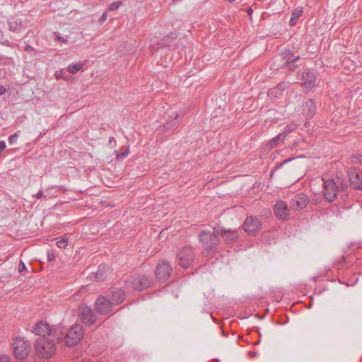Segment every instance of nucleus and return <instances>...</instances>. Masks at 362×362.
<instances>
[{
	"label": "nucleus",
	"mask_w": 362,
	"mask_h": 362,
	"mask_svg": "<svg viewBox=\"0 0 362 362\" xmlns=\"http://www.w3.org/2000/svg\"><path fill=\"white\" fill-rule=\"evenodd\" d=\"M262 226V223L258 218L255 216H247L243 224V229L247 233H254L257 232Z\"/></svg>",
	"instance_id": "9"
},
{
	"label": "nucleus",
	"mask_w": 362,
	"mask_h": 362,
	"mask_svg": "<svg viewBox=\"0 0 362 362\" xmlns=\"http://www.w3.org/2000/svg\"><path fill=\"white\" fill-rule=\"evenodd\" d=\"M57 40H58L59 41H60V42H64V38H63V37H57Z\"/></svg>",
	"instance_id": "41"
},
{
	"label": "nucleus",
	"mask_w": 362,
	"mask_h": 362,
	"mask_svg": "<svg viewBox=\"0 0 362 362\" xmlns=\"http://www.w3.org/2000/svg\"><path fill=\"white\" fill-rule=\"evenodd\" d=\"M32 332L35 335L41 336L47 339H56L57 341H62L63 338L62 327H57L52 329L49 325L44 321H40L32 328Z\"/></svg>",
	"instance_id": "1"
},
{
	"label": "nucleus",
	"mask_w": 362,
	"mask_h": 362,
	"mask_svg": "<svg viewBox=\"0 0 362 362\" xmlns=\"http://www.w3.org/2000/svg\"><path fill=\"white\" fill-rule=\"evenodd\" d=\"M59 76H60V74H56V78H57V79H59Z\"/></svg>",
	"instance_id": "46"
},
{
	"label": "nucleus",
	"mask_w": 362,
	"mask_h": 362,
	"mask_svg": "<svg viewBox=\"0 0 362 362\" xmlns=\"http://www.w3.org/2000/svg\"><path fill=\"white\" fill-rule=\"evenodd\" d=\"M180 116V114L178 112H175L173 115L170 116L171 118L173 119V120H169L168 121L165 125L164 128L166 130H173L176 129L178 127V122L177 121V119L179 118Z\"/></svg>",
	"instance_id": "20"
},
{
	"label": "nucleus",
	"mask_w": 362,
	"mask_h": 362,
	"mask_svg": "<svg viewBox=\"0 0 362 362\" xmlns=\"http://www.w3.org/2000/svg\"><path fill=\"white\" fill-rule=\"evenodd\" d=\"M302 78H303V86L305 91H309L310 89L313 87L315 81V76L313 74L309 72V71H304L302 74Z\"/></svg>",
	"instance_id": "15"
},
{
	"label": "nucleus",
	"mask_w": 362,
	"mask_h": 362,
	"mask_svg": "<svg viewBox=\"0 0 362 362\" xmlns=\"http://www.w3.org/2000/svg\"><path fill=\"white\" fill-rule=\"evenodd\" d=\"M30 349L28 341L24 338L18 337L13 342V354L18 359H24L27 357Z\"/></svg>",
	"instance_id": "6"
},
{
	"label": "nucleus",
	"mask_w": 362,
	"mask_h": 362,
	"mask_svg": "<svg viewBox=\"0 0 362 362\" xmlns=\"http://www.w3.org/2000/svg\"><path fill=\"white\" fill-rule=\"evenodd\" d=\"M112 143H114V144H115V143H116L115 139H114V137H112H112H110V138L109 139V144H112Z\"/></svg>",
	"instance_id": "40"
},
{
	"label": "nucleus",
	"mask_w": 362,
	"mask_h": 362,
	"mask_svg": "<svg viewBox=\"0 0 362 362\" xmlns=\"http://www.w3.org/2000/svg\"><path fill=\"white\" fill-rule=\"evenodd\" d=\"M2 151H0V153H1Z\"/></svg>",
	"instance_id": "48"
},
{
	"label": "nucleus",
	"mask_w": 362,
	"mask_h": 362,
	"mask_svg": "<svg viewBox=\"0 0 362 362\" xmlns=\"http://www.w3.org/2000/svg\"><path fill=\"white\" fill-rule=\"evenodd\" d=\"M219 235L218 232H216L214 228L213 231L203 230L200 233L199 238L202 242L204 250L209 252L214 250L219 243L218 236Z\"/></svg>",
	"instance_id": "3"
},
{
	"label": "nucleus",
	"mask_w": 362,
	"mask_h": 362,
	"mask_svg": "<svg viewBox=\"0 0 362 362\" xmlns=\"http://www.w3.org/2000/svg\"><path fill=\"white\" fill-rule=\"evenodd\" d=\"M351 185L356 189H362V174L358 172H352L349 174Z\"/></svg>",
	"instance_id": "17"
},
{
	"label": "nucleus",
	"mask_w": 362,
	"mask_h": 362,
	"mask_svg": "<svg viewBox=\"0 0 362 362\" xmlns=\"http://www.w3.org/2000/svg\"><path fill=\"white\" fill-rule=\"evenodd\" d=\"M27 269V267L25 264V263L23 261H21L18 265V272L20 273L25 271Z\"/></svg>",
	"instance_id": "32"
},
{
	"label": "nucleus",
	"mask_w": 362,
	"mask_h": 362,
	"mask_svg": "<svg viewBox=\"0 0 362 362\" xmlns=\"http://www.w3.org/2000/svg\"><path fill=\"white\" fill-rule=\"evenodd\" d=\"M57 188H59L60 189L61 187H57V186H54V187H49V189H47L45 192L46 194H44L42 190H40L36 194H35L33 197H36L37 199H41L42 197H46L47 196H49V191H51L52 189H57Z\"/></svg>",
	"instance_id": "25"
},
{
	"label": "nucleus",
	"mask_w": 362,
	"mask_h": 362,
	"mask_svg": "<svg viewBox=\"0 0 362 362\" xmlns=\"http://www.w3.org/2000/svg\"><path fill=\"white\" fill-rule=\"evenodd\" d=\"M247 12L249 14H251V13H252V8H247Z\"/></svg>",
	"instance_id": "43"
},
{
	"label": "nucleus",
	"mask_w": 362,
	"mask_h": 362,
	"mask_svg": "<svg viewBox=\"0 0 362 362\" xmlns=\"http://www.w3.org/2000/svg\"><path fill=\"white\" fill-rule=\"evenodd\" d=\"M297 124H288L285 128H284V130L283 132L280 133L281 134H284V138H286V136L289 134L291 133V132H293L294 129H296L297 128Z\"/></svg>",
	"instance_id": "26"
},
{
	"label": "nucleus",
	"mask_w": 362,
	"mask_h": 362,
	"mask_svg": "<svg viewBox=\"0 0 362 362\" xmlns=\"http://www.w3.org/2000/svg\"><path fill=\"white\" fill-rule=\"evenodd\" d=\"M284 134H279L278 135H276L275 137H274L273 139H272L269 142V146L270 148H274L277 146L278 144V142L279 141H283L284 139Z\"/></svg>",
	"instance_id": "24"
},
{
	"label": "nucleus",
	"mask_w": 362,
	"mask_h": 362,
	"mask_svg": "<svg viewBox=\"0 0 362 362\" xmlns=\"http://www.w3.org/2000/svg\"><path fill=\"white\" fill-rule=\"evenodd\" d=\"M177 264L182 268L189 267L194 259V252L191 247L181 248L177 255Z\"/></svg>",
	"instance_id": "5"
},
{
	"label": "nucleus",
	"mask_w": 362,
	"mask_h": 362,
	"mask_svg": "<svg viewBox=\"0 0 362 362\" xmlns=\"http://www.w3.org/2000/svg\"><path fill=\"white\" fill-rule=\"evenodd\" d=\"M291 62H289L288 61H286V66H288L290 64Z\"/></svg>",
	"instance_id": "47"
},
{
	"label": "nucleus",
	"mask_w": 362,
	"mask_h": 362,
	"mask_svg": "<svg viewBox=\"0 0 362 362\" xmlns=\"http://www.w3.org/2000/svg\"><path fill=\"white\" fill-rule=\"evenodd\" d=\"M95 305L97 311L101 314L107 315L112 311V303L104 296H100Z\"/></svg>",
	"instance_id": "11"
},
{
	"label": "nucleus",
	"mask_w": 362,
	"mask_h": 362,
	"mask_svg": "<svg viewBox=\"0 0 362 362\" xmlns=\"http://www.w3.org/2000/svg\"><path fill=\"white\" fill-rule=\"evenodd\" d=\"M358 162L362 165V156L358 158Z\"/></svg>",
	"instance_id": "44"
},
{
	"label": "nucleus",
	"mask_w": 362,
	"mask_h": 362,
	"mask_svg": "<svg viewBox=\"0 0 362 362\" xmlns=\"http://www.w3.org/2000/svg\"><path fill=\"white\" fill-rule=\"evenodd\" d=\"M25 50L28 52H31L34 51V48L31 45H27L25 47Z\"/></svg>",
	"instance_id": "35"
},
{
	"label": "nucleus",
	"mask_w": 362,
	"mask_h": 362,
	"mask_svg": "<svg viewBox=\"0 0 362 362\" xmlns=\"http://www.w3.org/2000/svg\"><path fill=\"white\" fill-rule=\"evenodd\" d=\"M6 92V88L2 86H0V95Z\"/></svg>",
	"instance_id": "37"
},
{
	"label": "nucleus",
	"mask_w": 362,
	"mask_h": 362,
	"mask_svg": "<svg viewBox=\"0 0 362 362\" xmlns=\"http://www.w3.org/2000/svg\"><path fill=\"white\" fill-rule=\"evenodd\" d=\"M152 281L145 275H136L130 277L127 284L134 290L142 291L151 285Z\"/></svg>",
	"instance_id": "7"
},
{
	"label": "nucleus",
	"mask_w": 362,
	"mask_h": 362,
	"mask_svg": "<svg viewBox=\"0 0 362 362\" xmlns=\"http://www.w3.org/2000/svg\"><path fill=\"white\" fill-rule=\"evenodd\" d=\"M274 212L279 219L284 220L286 219L290 214L287 204L281 200L278 201L274 206Z\"/></svg>",
	"instance_id": "13"
},
{
	"label": "nucleus",
	"mask_w": 362,
	"mask_h": 362,
	"mask_svg": "<svg viewBox=\"0 0 362 362\" xmlns=\"http://www.w3.org/2000/svg\"><path fill=\"white\" fill-rule=\"evenodd\" d=\"M316 111V104L312 99L307 100L303 109V114L306 116L307 119H310L313 117Z\"/></svg>",
	"instance_id": "16"
},
{
	"label": "nucleus",
	"mask_w": 362,
	"mask_h": 362,
	"mask_svg": "<svg viewBox=\"0 0 362 362\" xmlns=\"http://www.w3.org/2000/svg\"><path fill=\"white\" fill-rule=\"evenodd\" d=\"M324 181V197L329 202H333L339 192V187L333 179H328Z\"/></svg>",
	"instance_id": "8"
},
{
	"label": "nucleus",
	"mask_w": 362,
	"mask_h": 362,
	"mask_svg": "<svg viewBox=\"0 0 362 362\" xmlns=\"http://www.w3.org/2000/svg\"><path fill=\"white\" fill-rule=\"evenodd\" d=\"M54 341L56 339L40 337L35 342V351L40 357L49 358L52 357L56 352Z\"/></svg>",
	"instance_id": "2"
},
{
	"label": "nucleus",
	"mask_w": 362,
	"mask_h": 362,
	"mask_svg": "<svg viewBox=\"0 0 362 362\" xmlns=\"http://www.w3.org/2000/svg\"><path fill=\"white\" fill-rule=\"evenodd\" d=\"M288 86V82H282L279 83L275 88L271 89L269 90V95L271 96H277L278 94H280V93L284 90L285 88H286Z\"/></svg>",
	"instance_id": "21"
},
{
	"label": "nucleus",
	"mask_w": 362,
	"mask_h": 362,
	"mask_svg": "<svg viewBox=\"0 0 362 362\" xmlns=\"http://www.w3.org/2000/svg\"><path fill=\"white\" fill-rule=\"evenodd\" d=\"M59 76H60V74H56V78H57V79H59Z\"/></svg>",
	"instance_id": "45"
},
{
	"label": "nucleus",
	"mask_w": 362,
	"mask_h": 362,
	"mask_svg": "<svg viewBox=\"0 0 362 362\" xmlns=\"http://www.w3.org/2000/svg\"><path fill=\"white\" fill-rule=\"evenodd\" d=\"M303 8L302 7H298L295 8L291 14L292 21L298 19L303 14Z\"/></svg>",
	"instance_id": "27"
},
{
	"label": "nucleus",
	"mask_w": 362,
	"mask_h": 362,
	"mask_svg": "<svg viewBox=\"0 0 362 362\" xmlns=\"http://www.w3.org/2000/svg\"><path fill=\"white\" fill-rule=\"evenodd\" d=\"M106 18H107V14H106V13H104L100 18V21H104L106 20Z\"/></svg>",
	"instance_id": "38"
},
{
	"label": "nucleus",
	"mask_w": 362,
	"mask_h": 362,
	"mask_svg": "<svg viewBox=\"0 0 362 362\" xmlns=\"http://www.w3.org/2000/svg\"><path fill=\"white\" fill-rule=\"evenodd\" d=\"M80 317L82 322L88 325H91L95 322V316L91 309L88 307L80 308Z\"/></svg>",
	"instance_id": "14"
},
{
	"label": "nucleus",
	"mask_w": 362,
	"mask_h": 362,
	"mask_svg": "<svg viewBox=\"0 0 362 362\" xmlns=\"http://www.w3.org/2000/svg\"><path fill=\"white\" fill-rule=\"evenodd\" d=\"M112 301H110L112 305L113 304H119L121 303L125 298V294L123 291L120 289H116L112 291Z\"/></svg>",
	"instance_id": "19"
},
{
	"label": "nucleus",
	"mask_w": 362,
	"mask_h": 362,
	"mask_svg": "<svg viewBox=\"0 0 362 362\" xmlns=\"http://www.w3.org/2000/svg\"><path fill=\"white\" fill-rule=\"evenodd\" d=\"M308 203V197L304 194H299L291 200L290 207L295 211H299L304 209Z\"/></svg>",
	"instance_id": "12"
},
{
	"label": "nucleus",
	"mask_w": 362,
	"mask_h": 362,
	"mask_svg": "<svg viewBox=\"0 0 362 362\" xmlns=\"http://www.w3.org/2000/svg\"><path fill=\"white\" fill-rule=\"evenodd\" d=\"M83 67V64L81 62L69 64L67 67V70L71 74H76L80 71Z\"/></svg>",
	"instance_id": "23"
},
{
	"label": "nucleus",
	"mask_w": 362,
	"mask_h": 362,
	"mask_svg": "<svg viewBox=\"0 0 362 362\" xmlns=\"http://www.w3.org/2000/svg\"><path fill=\"white\" fill-rule=\"evenodd\" d=\"M6 148V144L4 141H0V151H4Z\"/></svg>",
	"instance_id": "34"
},
{
	"label": "nucleus",
	"mask_w": 362,
	"mask_h": 362,
	"mask_svg": "<svg viewBox=\"0 0 362 362\" xmlns=\"http://www.w3.org/2000/svg\"><path fill=\"white\" fill-rule=\"evenodd\" d=\"M298 59H299V57H296L291 62H296L298 60Z\"/></svg>",
	"instance_id": "42"
},
{
	"label": "nucleus",
	"mask_w": 362,
	"mask_h": 362,
	"mask_svg": "<svg viewBox=\"0 0 362 362\" xmlns=\"http://www.w3.org/2000/svg\"><path fill=\"white\" fill-rule=\"evenodd\" d=\"M0 362H10L9 358L7 356H0Z\"/></svg>",
	"instance_id": "36"
},
{
	"label": "nucleus",
	"mask_w": 362,
	"mask_h": 362,
	"mask_svg": "<svg viewBox=\"0 0 362 362\" xmlns=\"http://www.w3.org/2000/svg\"><path fill=\"white\" fill-rule=\"evenodd\" d=\"M172 272V267L167 261H160L158 263L155 272L156 276L158 279H164L169 277Z\"/></svg>",
	"instance_id": "10"
},
{
	"label": "nucleus",
	"mask_w": 362,
	"mask_h": 362,
	"mask_svg": "<svg viewBox=\"0 0 362 362\" xmlns=\"http://www.w3.org/2000/svg\"><path fill=\"white\" fill-rule=\"evenodd\" d=\"M122 150L123 151L122 152H121L119 153H117V155H116V158L117 160H122L129 155V148H126L125 146H124V147H122Z\"/></svg>",
	"instance_id": "28"
},
{
	"label": "nucleus",
	"mask_w": 362,
	"mask_h": 362,
	"mask_svg": "<svg viewBox=\"0 0 362 362\" xmlns=\"http://www.w3.org/2000/svg\"><path fill=\"white\" fill-rule=\"evenodd\" d=\"M109 270V268L106 265H100L97 272L95 274V279L98 281H103L106 277L105 273Z\"/></svg>",
	"instance_id": "22"
},
{
	"label": "nucleus",
	"mask_w": 362,
	"mask_h": 362,
	"mask_svg": "<svg viewBox=\"0 0 362 362\" xmlns=\"http://www.w3.org/2000/svg\"><path fill=\"white\" fill-rule=\"evenodd\" d=\"M83 336V327L80 325H74L71 327L65 335L64 342L68 346L76 345Z\"/></svg>",
	"instance_id": "4"
},
{
	"label": "nucleus",
	"mask_w": 362,
	"mask_h": 362,
	"mask_svg": "<svg viewBox=\"0 0 362 362\" xmlns=\"http://www.w3.org/2000/svg\"><path fill=\"white\" fill-rule=\"evenodd\" d=\"M296 20L292 21V16L291 17V19L289 21V24L291 26H293L296 24Z\"/></svg>",
	"instance_id": "39"
},
{
	"label": "nucleus",
	"mask_w": 362,
	"mask_h": 362,
	"mask_svg": "<svg viewBox=\"0 0 362 362\" xmlns=\"http://www.w3.org/2000/svg\"><path fill=\"white\" fill-rule=\"evenodd\" d=\"M18 138V134L17 133H14L8 137V143L12 145L16 143L17 139Z\"/></svg>",
	"instance_id": "31"
},
{
	"label": "nucleus",
	"mask_w": 362,
	"mask_h": 362,
	"mask_svg": "<svg viewBox=\"0 0 362 362\" xmlns=\"http://www.w3.org/2000/svg\"><path fill=\"white\" fill-rule=\"evenodd\" d=\"M69 240L67 238H62L60 240L57 241V246L59 248H65L68 245Z\"/></svg>",
	"instance_id": "29"
},
{
	"label": "nucleus",
	"mask_w": 362,
	"mask_h": 362,
	"mask_svg": "<svg viewBox=\"0 0 362 362\" xmlns=\"http://www.w3.org/2000/svg\"><path fill=\"white\" fill-rule=\"evenodd\" d=\"M2 151H0V153H1Z\"/></svg>",
	"instance_id": "49"
},
{
	"label": "nucleus",
	"mask_w": 362,
	"mask_h": 362,
	"mask_svg": "<svg viewBox=\"0 0 362 362\" xmlns=\"http://www.w3.org/2000/svg\"><path fill=\"white\" fill-rule=\"evenodd\" d=\"M226 243H232L235 241L238 238L237 230H223L221 234Z\"/></svg>",
	"instance_id": "18"
},
{
	"label": "nucleus",
	"mask_w": 362,
	"mask_h": 362,
	"mask_svg": "<svg viewBox=\"0 0 362 362\" xmlns=\"http://www.w3.org/2000/svg\"><path fill=\"white\" fill-rule=\"evenodd\" d=\"M2 44H3L4 45H6V46H8V47H14V46H15V44H13V43L11 42H10V41H8V40H5V41H4V42H2Z\"/></svg>",
	"instance_id": "33"
},
{
	"label": "nucleus",
	"mask_w": 362,
	"mask_h": 362,
	"mask_svg": "<svg viewBox=\"0 0 362 362\" xmlns=\"http://www.w3.org/2000/svg\"><path fill=\"white\" fill-rule=\"evenodd\" d=\"M122 1H121L112 3L109 6V11L117 10L119 8V6L122 5Z\"/></svg>",
	"instance_id": "30"
}]
</instances>
